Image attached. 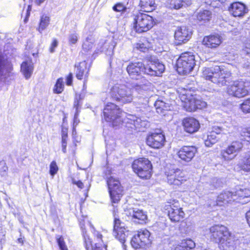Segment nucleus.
<instances>
[{
    "label": "nucleus",
    "instance_id": "f257e3e1",
    "mask_svg": "<svg viewBox=\"0 0 250 250\" xmlns=\"http://www.w3.org/2000/svg\"><path fill=\"white\" fill-rule=\"evenodd\" d=\"M165 65L158 60L151 59L144 64L142 62H132L127 65L126 70L132 79L138 80L142 74L159 76L165 70Z\"/></svg>",
    "mask_w": 250,
    "mask_h": 250
},
{
    "label": "nucleus",
    "instance_id": "f03ea898",
    "mask_svg": "<svg viewBox=\"0 0 250 250\" xmlns=\"http://www.w3.org/2000/svg\"><path fill=\"white\" fill-rule=\"evenodd\" d=\"M110 94L113 100L123 104L131 103L134 97L133 89L125 84L114 85Z\"/></svg>",
    "mask_w": 250,
    "mask_h": 250
},
{
    "label": "nucleus",
    "instance_id": "7ed1b4c3",
    "mask_svg": "<svg viewBox=\"0 0 250 250\" xmlns=\"http://www.w3.org/2000/svg\"><path fill=\"white\" fill-rule=\"evenodd\" d=\"M227 92L229 95L239 98L250 94V79H240L234 81L228 86Z\"/></svg>",
    "mask_w": 250,
    "mask_h": 250
},
{
    "label": "nucleus",
    "instance_id": "20e7f679",
    "mask_svg": "<svg viewBox=\"0 0 250 250\" xmlns=\"http://www.w3.org/2000/svg\"><path fill=\"white\" fill-rule=\"evenodd\" d=\"M195 65V56L189 52L182 53L177 61V70L179 74H189Z\"/></svg>",
    "mask_w": 250,
    "mask_h": 250
},
{
    "label": "nucleus",
    "instance_id": "39448f33",
    "mask_svg": "<svg viewBox=\"0 0 250 250\" xmlns=\"http://www.w3.org/2000/svg\"><path fill=\"white\" fill-rule=\"evenodd\" d=\"M120 109L115 104L109 103L104 109V115L107 122L112 123L113 127L119 126L123 122L120 114Z\"/></svg>",
    "mask_w": 250,
    "mask_h": 250
},
{
    "label": "nucleus",
    "instance_id": "423d86ee",
    "mask_svg": "<svg viewBox=\"0 0 250 250\" xmlns=\"http://www.w3.org/2000/svg\"><path fill=\"white\" fill-rule=\"evenodd\" d=\"M132 167L142 179H149L151 176L152 165L147 159L143 158L134 161Z\"/></svg>",
    "mask_w": 250,
    "mask_h": 250
},
{
    "label": "nucleus",
    "instance_id": "0eeeda50",
    "mask_svg": "<svg viewBox=\"0 0 250 250\" xmlns=\"http://www.w3.org/2000/svg\"><path fill=\"white\" fill-rule=\"evenodd\" d=\"M134 27L138 33L148 31L154 25L153 18L145 13H139L134 16Z\"/></svg>",
    "mask_w": 250,
    "mask_h": 250
},
{
    "label": "nucleus",
    "instance_id": "6e6552de",
    "mask_svg": "<svg viewBox=\"0 0 250 250\" xmlns=\"http://www.w3.org/2000/svg\"><path fill=\"white\" fill-rule=\"evenodd\" d=\"M12 65L3 54L0 52V90L9 82L10 77L13 75Z\"/></svg>",
    "mask_w": 250,
    "mask_h": 250
},
{
    "label": "nucleus",
    "instance_id": "1a4fd4ad",
    "mask_svg": "<svg viewBox=\"0 0 250 250\" xmlns=\"http://www.w3.org/2000/svg\"><path fill=\"white\" fill-rule=\"evenodd\" d=\"M109 193L112 204H118L123 195V188L119 181L112 176L107 180ZM113 206H114V204Z\"/></svg>",
    "mask_w": 250,
    "mask_h": 250
},
{
    "label": "nucleus",
    "instance_id": "9d476101",
    "mask_svg": "<svg viewBox=\"0 0 250 250\" xmlns=\"http://www.w3.org/2000/svg\"><path fill=\"white\" fill-rule=\"evenodd\" d=\"M209 230L210 239L217 244L228 238L231 235L227 227L222 225H213Z\"/></svg>",
    "mask_w": 250,
    "mask_h": 250
},
{
    "label": "nucleus",
    "instance_id": "9b49d317",
    "mask_svg": "<svg viewBox=\"0 0 250 250\" xmlns=\"http://www.w3.org/2000/svg\"><path fill=\"white\" fill-rule=\"evenodd\" d=\"M243 146L241 142L239 141H233L225 149L221 151L222 158L227 161L233 160L239 152Z\"/></svg>",
    "mask_w": 250,
    "mask_h": 250
},
{
    "label": "nucleus",
    "instance_id": "f8f14e48",
    "mask_svg": "<svg viewBox=\"0 0 250 250\" xmlns=\"http://www.w3.org/2000/svg\"><path fill=\"white\" fill-rule=\"evenodd\" d=\"M149 232L147 230H144L138 232L131 239V245L134 249L145 248L149 245L150 241L149 237Z\"/></svg>",
    "mask_w": 250,
    "mask_h": 250
},
{
    "label": "nucleus",
    "instance_id": "ddd939ff",
    "mask_svg": "<svg viewBox=\"0 0 250 250\" xmlns=\"http://www.w3.org/2000/svg\"><path fill=\"white\" fill-rule=\"evenodd\" d=\"M127 232L128 230L125 223L114 215L113 235L121 243H123L125 241Z\"/></svg>",
    "mask_w": 250,
    "mask_h": 250
},
{
    "label": "nucleus",
    "instance_id": "4468645a",
    "mask_svg": "<svg viewBox=\"0 0 250 250\" xmlns=\"http://www.w3.org/2000/svg\"><path fill=\"white\" fill-rule=\"evenodd\" d=\"M167 183L170 185L180 186L186 181L182 172L179 169H171L166 171Z\"/></svg>",
    "mask_w": 250,
    "mask_h": 250
},
{
    "label": "nucleus",
    "instance_id": "2eb2a0df",
    "mask_svg": "<svg viewBox=\"0 0 250 250\" xmlns=\"http://www.w3.org/2000/svg\"><path fill=\"white\" fill-rule=\"evenodd\" d=\"M165 141V136L162 132H154L147 136L146 143L151 147L159 149L164 146Z\"/></svg>",
    "mask_w": 250,
    "mask_h": 250
},
{
    "label": "nucleus",
    "instance_id": "dca6fc26",
    "mask_svg": "<svg viewBox=\"0 0 250 250\" xmlns=\"http://www.w3.org/2000/svg\"><path fill=\"white\" fill-rule=\"evenodd\" d=\"M192 33L186 26L178 27L175 31L174 38L177 44H181L188 41Z\"/></svg>",
    "mask_w": 250,
    "mask_h": 250
},
{
    "label": "nucleus",
    "instance_id": "f3484780",
    "mask_svg": "<svg viewBox=\"0 0 250 250\" xmlns=\"http://www.w3.org/2000/svg\"><path fill=\"white\" fill-rule=\"evenodd\" d=\"M197 152V149L194 146H184L180 148L177 154L181 160L189 162L194 158Z\"/></svg>",
    "mask_w": 250,
    "mask_h": 250
},
{
    "label": "nucleus",
    "instance_id": "a211bd4d",
    "mask_svg": "<svg viewBox=\"0 0 250 250\" xmlns=\"http://www.w3.org/2000/svg\"><path fill=\"white\" fill-rule=\"evenodd\" d=\"M235 201L242 204L250 201V189L243 187H237L234 191Z\"/></svg>",
    "mask_w": 250,
    "mask_h": 250
},
{
    "label": "nucleus",
    "instance_id": "6ab92c4d",
    "mask_svg": "<svg viewBox=\"0 0 250 250\" xmlns=\"http://www.w3.org/2000/svg\"><path fill=\"white\" fill-rule=\"evenodd\" d=\"M229 11L231 15L235 17H243L248 12V9L246 5L239 2H233L229 7Z\"/></svg>",
    "mask_w": 250,
    "mask_h": 250
},
{
    "label": "nucleus",
    "instance_id": "aec40b11",
    "mask_svg": "<svg viewBox=\"0 0 250 250\" xmlns=\"http://www.w3.org/2000/svg\"><path fill=\"white\" fill-rule=\"evenodd\" d=\"M234 191L225 190L221 192L216 199V205L222 206L235 201Z\"/></svg>",
    "mask_w": 250,
    "mask_h": 250
},
{
    "label": "nucleus",
    "instance_id": "412c9836",
    "mask_svg": "<svg viewBox=\"0 0 250 250\" xmlns=\"http://www.w3.org/2000/svg\"><path fill=\"white\" fill-rule=\"evenodd\" d=\"M128 119L129 121L128 123L131 125L130 127L139 131H144V129L148 125L146 121L142 120L141 118L135 116H130V118H128Z\"/></svg>",
    "mask_w": 250,
    "mask_h": 250
},
{
    "label": "nucleus",
    "instance_id": "4be33fe9",
    "mask_svg": "<svg viewBox=\"0 0 250 250\" xmlns=\"http://www.w3.org/2000/svg\"><path fill=\"white\" fill-rule=\"evenodd\" d=\"M185 131L190 133L196 132L200 127L199 122L193 118H187L183 121Z\"/></svg>",
    "mask_w": 250,
    "mask_h": 250
},
{
    "label": "nucleus",
    "instance_id": "5701e85b",
    "mask_svg": "<svg viewBox=\"0 0 250 250\" xmlns=\"http://www.w3.org/2000/svg\"><path fill=\"white\" fill-rule=\"evenodd\" d=\"M221 37L218 35L206 36L204 38L202 42L203 45L210 48L217 47L221 44Z\"/></svg>",
    "mask_w": 250,
    "mask_h": 250
},
{
    "label": "nucleus",
    "instance_id": "b1692460",
    "mask_svg": "<svg viewBox=\"0 0 250 250\" xmlns=\"http://www.w3.org/2000/svg\"><path fill=\"white\" fill-rule=\"evenodd\" d=\"M220 71V67L218 65L211 67H204L202 70V77L207 80L213 83V77L219 75L218 72Z\"/></svg>",
    "mask_w": 250,
    "mask_h": 250
},
{
    "label": "nucleus",
    "instance_id": "393cba45",
    "mask_svg": "<svg viewBox=\"0 0 250 250\" xmlns=\"http://www.w3.org/2000/svg\"><path fill=\"white\" fill-rule=\"evenodd\" d=\"M174 208L170 207L168 212V215L170 220L174 222H179L183 219L185 215L184 212L182 208L174 207Z\"/></svg>",
    "mask_w": 250,
    "mask_h": 250
},
{
    "label": "nucleus",
    "instance_id": "a878e982",
    "mask_svg": "<svg viewBox=\"0 0 250 250\" xmlns=\"http://www.w3.org/2000/svg\"><path fill=\"white\" fill-rule=\"evenodd\" d=\"M236 243L237 241L230 235L228 238L225 239L218 244L220 250H236Z\"/></svg>",
    "mask_w": 250,
    "mask_h": 250
},
{
    "label": "nucleus",
    "instance_id": "bb28decb",
    "mask_svg": "<svg viewBox=\"0 0 250 250\" xmlns=\"http://www.w3.org/2000/svg\"><path fill=\"white\" fill-rule=\"evenodd\" d=\"M126 211V214L133 218L144 221L147 219V215L143 210L137 208H129Z\"/></svg>",
    "mask_w": 250,
    "mask_h": 250
},
{
    "label": "nucleus",
    "instance_id": "cd10ccee",
    "mask_svg": "<svg viewBox=\"0 0 250 250\" xmlns=\"http://www.w3.org/2000/svg\"><path fill=\"white\" fill-rule=\"evenodd\" d=\"M218 73L219 75L218 76L213 77V83L220 86L225 85L230 77V73L220 67V71Z\"/></svg>",
    "mask_w": 250,
    "mask_h": 250
},
{
    "label": "nucleus",
    "instance_id": "c85d7f7f",
    "mask_svg": "<svg viewBox=\"0 0 250 250\" xmlns=\"http://www.w3.org/2000/svg\"><path fill=\"white\" fill-rule=\"evenodd\" d=\"M33 69V64L31 60L24 61L21 64V71L26 79L31 77Z\"/></svg>",
    "mask_w": 250,
    "mask_h": 250
},
{
    "label": "nucleus",
    "instance_id": "c756f323",
    "mask_svg": "<svg viewBox=\"0 0 250 250\" xmlns=\"http://www.w3.org/2000/svg\"><path fill=\"white\" fill-rule=\"evenodd\" d=\"M187 97V95H183V96L181 98L182 101L184 103V107L187 111L189 112L195 111V97L192 96H191L188 98Z\"/></svg>",
    "mask_w": 250,
    "mask_h": 250
},
{
    "label": "nucleus",
    "instance_id": "7c9ffc66",
    "mask_svg": "<svg viewBox=\"0 0 250 250\" xmlns=\"http://www.w3.org/2000/svg\"><path fill=\"white\" fill-rule=\"evenodd\" d=\"M89 68L87 66V63L85 61H83L79 63L77 66L76 77L79 80H82L83 77L87 78Z\"/></svg>",
    "mask_w": 250,
    "mask_h": 250
},
{
    "label": "nucleus",
    "instance_id": "2f4dec72",
    "mask_svg": "<svg viewBox=\"0 0 250 250\" xmlns=\"http://www.w3.org/2000/svg\"><path fill=\"white\" fill-rule=\"evenodd\" d=\"M238 165L243 170L250 171V152L246 153L240 160Z\"/></svg>",
    "mask_w": 250,
    "mask_h": 250
},
{
    "label": "nucleus",
    "instance_id": "473e14b6",
    "mask_svg": "<svg viewBox=\"0 0 250 250\" xmlns=\"http://www.w3.org/2000/svg\"><path fill=\"white\" fill-rule=\"evenodd\" d=\"M195 246V244L192 240H184L180 245L177 246L174 250H191Z\"/></svg>",
    "mask_w": 250,
    "mask_h": 250
},
{
    "label": "nucleus",
    "instance_id": "72a5a7b5",
    "mask_svg": "<svg viewBox=\"0 0 250 250\" xmlns=\"http://www.w3.org/2000/svg\"><path fill=\"white\" fill-rule=\"evenodd\" d=\"M154 106L157 112L159 114H164L165 111L170 110L169 104L160 100H158L155 102Z\"/></svg>",
    "mask_w": 250,
    "mask_h": 250
},
{
    "label": "nucleus",
    "instance_id": "f704fd0d",
    "mask_svg": "<svg viewBox=\"0 0 250 250\" xmlns=\"http://www.w3.org/2000/svg\"><path fill=\"white\" fill-rule=\"evenodd\" d=\"M154 0H140V6L146 12L152 11L154 9Z\"/></svg>",
    "mask_w": 250,
    "mask_h": 250
},
{
    "label": "nucleus",
    "instance_id": "c9c22d12",
    "mask_svg": "<svg viewBox=\"0 0 250 250\" xmlns=\"http://www.w3.org/2000/svg\"><path fill=\"white\" fill-rule=\"evenodd\" d=\"M197 20L200 22H206L211 18V13L208 10H203L198 13L196 16Z\"/></svg>",
    "mask_w": 250,
    "mask_h": 250
},
{
    "label": "nucleus",
    "instance_id": "e433bc0d",
    "mask_svg": "<svg viewBox=\"0 0 250 250\" xmlns=\"http://www.w3.org/2000/svg\"><path fill=\"white\" fill-rule=\"evenodd\" d=\"M151 87V84L146 80L144 79L142 83L137 84L135 89L140 94H143L144 92L149 90Z\"/></svg>",
    "mask_w": 250,
    "mask_h": 250
},
{
    "label": "nucleus",
    "instance_id": "4c0bfd02",
    "mask_svg": "<svg viewBox=\"0 0 250 250\" xmlns=\"http://www.w3.org/2000/svg\"><path fill=\"white\" fill-rule=\"evenodd\" d=\"M217 141L216 135L214 132H210L207 134V137H204L205 144L208 147L211 146L217 142Z\"/></svg>",
    "mask_w": 250,
    "mask_h": 250
},
{
    "label": "nucleus",
    "instance_id": "58836bf2",
    "mask_svg": "<svg viewBox=\"0 0 250 250\" xmlns=\"http://www.w3.org/2000/svg\"><path fill=\"white\" fill-rule=\"evenodd\" d=\"M84 238L85 240V247L86 250H105L103 247H102V245L100 244L96 243L95 245L94 248L91 244V241L89 239V238L86 239V236L84 235Z\"/></svg>",
    "mask_w": 250,
    "mask_h": 250
},
{
    "label": "nucleus",
    "instance_id": "ea45409f",
    "mask_svg": "<svg viewBox=\"0 0 250 250\" xmlns=\"http://www.w3.org/2000/svg\"><path fill=\"white\" fill-rule=\"evenodd\" d=\"M49 17L46 15H43L41 17L40 25L38 28V31L40 33H42V32L47 27L49 23Z\"/></svg>",
    "mask_w": 250,
    "mask_h": 250
},
{
    "label": "nucleus",
    "instance_id": "a19ab883",
    "mask_svg": "<svg viewBox=\"0 0 250 250\" xmlns=\"http://www.w3.org/2000/svg\"><path fill=\"white\" fill-rule=\"evenodd\" d=\"M185 4L186 2L183 0H169V7L171 9H179Z\"/></svg>",
    "mask_w": 250,
    "mask_h": 250
},
{
    "label": "nucleus",
    "instance_id": "79ce46f5",
    "mask_svg": "<svg viewBox=\"0 0 250 250\" xmlns=\"http://www.w3.org/2000/svg\"><path fill=\"white\" fill-rule=\"evenodd\" d=\"M93 37L91 36L87 37L83 44V49L85 52L89 51L93 47Z\"/></svg>",
    "mask_w": 250,
    "mask_h": 250
},
{
    "label": "nucleus",
    "instance_id": "37998d69",
    "mask_svg": "<svg viewBox=\"0 0 250 250\" xmlns=\"http://www.w3.org/2000/svg\"><path fill=\"white\" fill-rule=\"evenodd\" d=\"M64 84L62 78H59L57 80V82L53 88V92L55 93H61L63 90Z\"/></svg>",
    "mask_w": 250,
    "mask_h": 250
},
{
    "label": "nucleus",
    "instance_id": "c03bdc74",
    "mask_svg": "<svg viewBox=\"0 0 250 250\" xmlns=\"http://www.w3.org/2000/svg\"><path fill=\"white\" fill-rule=\"evenodd\" d=\"M241 109L244 113H250V98L244 101L241 104Z\"/></svg>",
    "mask_w": 250,
    "mask_h": 250
},
{
    "label": "nucleus",
    "instance_id": "a18cd8bd",
    "mask_svg": "<svg viewBox=\"0 0 250 250\" xmlns=\"http://www.w3.org/2000/svg\"><path fill=\"white\" fill-rule=\"evenodd\" d=\"M56 239L58 246L61 250H68L67 247L64 241V239L62 236L57 235L56 236Z\"/></svg>",
    "mask_w": 250,
    "mask_h": 250
},
{
    "label": "nucleus",
    "instance_id": "49530a36",
    "mask_svg": "<svg viewBox=\"0 0 250 250\" xmlns=\"http://www.w3.org/2000/svg\"><path fill=\"white\" fill-rule=\"evenodd\" d=\"M242 139L249 141L250 139V127L243 128L240 133Z\"/></svg>",
    "mask_w": 250,
    "mask_h": 250
},
{
    "label": "nucleus",
    "instance_id": "de8ad7c7",
    "mask_svg": "<svg viewBox=\"0 0 250 250\" xmlns=\"http://www.w3.org/2000/svg\"><path fill=\"white\" fill-rule=\"evenodd\" d=\"M58 167L55 161L51 162L50 165V173L51 175L54 176L58 171Z\"/></svg>",
    "mask_w": 250,
    "mask_h": 250
},
{
    "label": "nucleus",
    "instance_id": "09e8293b",
    "mask_svg": "<svg viewBox=\"0 0 250 250\" xmlns=\"http://www.w3.org/2000/svg\"><path fill=\"white\" fill-rule=\"evenodd\" d=\"M195 110L196 109H201L203 107H206V103L201 100L197 99L195 97Z\"/></svg>",
    "mask_w": 250,
    "mask_h": 250
},
{
    "label": "nucleus",
    "instance_id": "8fccbe9b",
    "mask_svg": "<svg viewBox=\"0 0 250 250\" xmlns=\"http://www.w3.org/2000/svg\"><path fill=\"white\" fill-rule=\"evenodd\" d=\"M135 47L137 49L143 52H145L148 49V45L141 42L137 43Z\"/></svg>",
    "mask_w": 250,
    "mask_h": 250
},
{
    "label": "nucleus",
    "instance_id": "3c124183",
    "mask_svg": "<svg viewBox=\"0 0 250 250\" xmlns=\"http://www.w3.org/2000/svg\"><path fill=\"white\" fill-rule=\"evenodd\" d=\"M77 34L74 33L70 34L68 37V40L70 43L75 44L78 41Z\"/></svg>",
    "mask_w": 250,
    "mask_h": 250
},
{
    "label": "nucleus",
    "instance_id": "603ef678",
    "mask_svg": "<svg viewBox=\"0 0 250 250\" xmlns=\"http://www.w3.org/2000/svg\"><path fill=\"white\" fill-rule=\"evenodd\" d=\"M211 132H214L215 134H219L221 133V132H223V133H226V132L225 131V129L223 128L221 126H214L212 128V130L211 131Z\"/></svg>",
    "mask_w": 250,
    "mask_h": 250
},
{
    "label": "nucleus",
    "instance_id": "864d4df0",
    "mask_svg": "<svg viewBox=\"0 0 250 250\" xmlns=\"http://www.w3.org/2000/svg\"><path fill=\"white\" fill-rule=\"evenodd\" d=\"M242 52L243 54L250 56V41L245 44V47L243 48Z\"/></svg>",
    "mask_w": 250,
    "mask_h": 250
},
{
    "label": "nucleus",
    "instance_id": "5fc2aeb1",
    "mask_svg": "<svg viewBox=\"0 0 250 250\" xmlns=\"http://www.w3.org/2000/svg\"><path fill=\"white\" fill-rule=\"evenodd\" d=\"M8 169L6 163L4 161L0 162V172H6Z\"/></svg>",
    "mask_w": 250,
    "mask_h": 250
},
{
    "label": "nucleus",
    "instance_id": "6e6d98bb",
    "mask_svg": "<svg viewBox=\"0 0 250 250\" xmlns=\"http://www.w3.org/2000/svg\"><path fill=\"white\" fill-rule=\"evenodd\" d=\"M67 129L62 128V140H67Z\"/></svg>",
    "mask_w": 250,
    "mask_h": 250
},
{
    "label": "nucleus",
    "instance_id": "4d7b16f0",
    "mask_svg": "<svg viewBox=\"0 0 250 250\" xmlns=\"http://www.w3.org/2000/svg\"><path fill=\"white\" fill-rule=\"evenodd\" d=\"M58 42L56 39H54L53 42L52 43L50 48V52L51 53H53L54 52V49L58 45Z\"/></svg>",
    "mask_w": 250,
    "mask_h": 250
},
{
    "label": "nucleus",
    "instance_id": "13d9d810",
    "mask_svg": "<svg viewBox=\"0 0 250 250\" xmlns=\"http://www.w3.org/2000/svg\"><path fill=\"white\" fill-rule=\"evenodd\" d=\"M5 231L2 227L0 226V242H1L5 238Z\"/></svg>",
    "mask_w": 250,
    "mask_h": 250
},
{
    "label": "nucleus",
    "instance_id": "bf43d9fd",
    "mask_svg": "<svg viewBox=\"0 0 250 250\" xmlns=\"http://www.w3.org/2000/svg\"><path fill=\"white\" fill-rule=\"evenodd\" d=\"M73 75L72 73H69L66 78V84L71 85L72 83Z\"/></svg>",
    "mask_w": 250,
    "mask_h": 250
},
{
    "label": "nucleus",
    "instance_id": "052dcab7",
    "mask_svg": "<svg viewBox=\"0 0 250 250\" xmlns=\"http://www.w3.org/2000/svg\"><path fill=\"white\" fill-rule=\"evenodd\" d=\"M113 9L114 11H117V12H120L122 11L124 9V6L123 5L121 4H118L115 5L113 7Z\"/></svg>",
    "mask_w": 250,
    "mask_h": 250
},
{
    "label": "nucleus",
    "instance_id": "680f3d73",
    "mask_svg": "<svg viewBox=\"0 0 250 250\" xmlns=\"http://www.w3.org/2000/svg\"><path fill=\"white\" fill-rule=\"evenodd\" d=\"M67 140H62V151L64 153L66 152Z\"/></svg>",
    "mask_w": 250,
    "mask_h": 250
},
{
    "label": "nucleus",
    "instance_id": "e2e57ef3",
    "mask_svg": "<svg viewBox=\"0 0 250 250\" xmlns=\"http://www.w3.org/2000/svg\"><path fill=\"white\" fill-rule=\"evenodd\" d=\"M75 184L80 188H83V184L81 181H78Z\"/></svg>",
    "mask_w": 250,
    "mask_h": 250
},
{
    "label": "nucleus",
    "instance_id": "0e129e2a",
    "mask_svg": "<svg viewBox=\"0 0 250 250\" xmlns=\"http://www.w3.org/2000/svg\"><path fill=\"white\" fill-rule=\"evenodd\" d=\"M95 236H96L98 239L100 240H102V235L99 233L98 232H97L95 233Z\"/></svg>",
    "mask_w": 250,
    "mask_h": 250
},
{
    "label": "nucleus",
    "instance_id": "69168bd1",
    "mask_svg": "<svg viewBox=\"0 0 250 250\" xmlns=\"http://www.w3.org/2000/svg\"><path fill=\"white\" fill-rule=\"evenodd\" d=\"M31 8L30 6L29 5L28 7V9L27 10V16H29V11L31 10Z\"/></svg>",
    "mask_w": 250,
    "mask_h": 250
},
{
    "label": "nucleus",
    "instance_id": "338daca9",
    "mask_svg": "<svg viewBox=\"0 0 250 250\" xmlns=\"http://www.w3.org/2000/svg\"><path fill=\"white\" fill-rule=\"evenodd\" d=\"M18 241H19V242L20 243H22V240H21V238H19V239H18Z\"/></svg>",
    "mask_w": 250,
    "mask_h": 250
},
{
    "label": "nucleus",
    "instance_id": "774afa93",
    "mask_svg": "<svg viewBox=\"0 0 250 250\" xmlns=\"http://www.w3.org/2000/svg\"><path fill=\"white\" fill-rule=\"evenodd\" d=\"M78 104H76V102H75V104H74V106H76Z\"/></svg>",
    "mask_w": 250,
    "mask_h": 250
}]
</instances>
